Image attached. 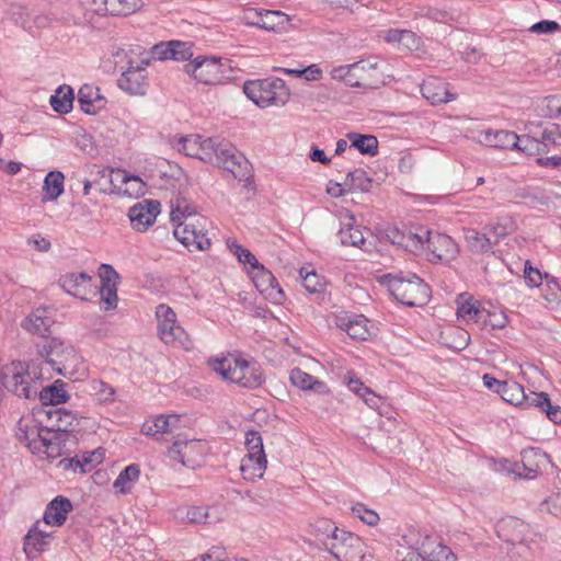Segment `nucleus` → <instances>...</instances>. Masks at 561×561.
<instances>
[{"instance_id":"69168bd1","label":"nucleus","mask_w":561,"mask_h":561,"mask_svg":"<svg viewBox=\"0 0 561 561\" xmlns=\"http://www.w3.org/2000/svg\"><path fill=\"white\" fill-rule=\"evenodd\" d=\"M201 561H228V554L224 547L213 546L201 556Z\"/></svg>"},{"instance_id":"f704fd0d","label":"nucleus","mask_w":561,"mask_h":561,"mask_svg":"<svg viewBox=\"0 0 561 561\" xmlns=\"http://www.w3.org/2000/svg\"><path fill=\"white\" fill-rule=\"evenodd\" d=\"M368 320L364 316L342 319L340 327L352 337L357 340H367L370 335L368 330Z\"/></svg>"},{"instance_id":"864d4df0","label":"nucleus","mask_w":561,"mask_h":561,"mask_svg":"<svg viewBox=\"0 0 561 561\" xmlns=\"http://www.w3.org/2000/svg\"><path fill=\"white\" fill-rule=\"evenodd\" d=\"M245 447L248 449V454L245 456L265 457L263 440L259 432L249 431L245 434Z\"/></svg>"},{"instance_id":"13d9d810","label":"nucleus","mask_w":561,"mask_h":561,"mask_svg":"<svg viewBox=\"0 0 561 561\" xmlns=\"http://www.w3.org/2000/svg\"><path fill=\"white\" fill-rule=\"evenodd\" d=\"M178 415H159L153 421L156 433H170L179 423Z\"/></svg>"},{"instance_id":"e2e57ef3","label":"nucleus","mask_w":561,"mask_h":561,"mask_svg":"<svg viewBox=\"0 0 561 561\" xmlns=\"http://www.w3.org/2000/svg\"><path fill=\"white\" fill-rule=\"evenodd\" d=\"M499 470L507 473L508 476H513L514 480L523 479L524 473L523 471L526 469V466L524 463L518 465L515 462H511L508 460H503L499 463Z\"/></svg>"},{"instance_id":"774afa93","label":"nucleus","mask_w":561,"mask_h":561,"mask_svg":"<svg viewBox=\"0 0 561 561\" xmlns=\"http://www.w3.org/2000/svg\"><path fill=\"white\" fill-rule=\"evenodd\" d=\"M431 561H456L453 551L444 545H438L430 554Z\"/></svg>"},{"instance_id":"2f4dec72","label":"nucleus","mask_w":561,"mask_h":561,"mask_svg":"<svg viewBox=\"0 0 561 561\" xmlns=\"http://www.w3.org/2000/svg\"><path fill=\"white\" fill-rule=\"evenodd\" d=\"M186 516L192 523L211 525L222 519V512L218 506H192Z\"/></svg>"},{"instance_id":"aec40b11","label":"nucleus","mask_w":561,"mask_h":561,"mask_svg":"<svg viewBox=\"0 0 561 561\" xmlns=\"http://www.w3.org/2000/svg\"><path fill=\"white\" fill-rule=\"evenodd\" d=\"M528 407L545 413L554 424H561V407L553 404L545 391L528 392Z\"/></svg>"},{"instance_id":"4be33fe9","label":"nucleus","mask_w":561,"mask_h":561,"mask_svg":"<svg viewBox=\"0 0 561 561\" xmlns=\"http://www.w3.org/2000/svg\"><path fill=\"white\" fill-rule=\"evenodd\" d=\"M481 141L494 148L525 150L519 146V137L513 131L486 130L481 134Z\"/></svg>"},{"instance_id":"680f3d73","label":"nucleus","mask_w":561,"mask_h":561,"mask_svg":"<svg viewBox=\"0 0 561 561\" xmlns=\"http://www.w3.org/2000/svg\"><path fill=\"white\" fill-rule=\"evenodd\" d=\"M101 462V454L95 450L92 453H85L79 456V470L80 472L90 471L96 463Z\"/></svg>"},{"instance_id":"f257e3e1","label":"nucleus","mask_w":561,"mask_h":561,"mask_svg":"<svg viewBox=\"0 0 561 561\" xmlns=\"http://www.w3.org/2000/svg\"><path fill=\"white\" fill-rule=\"evenodd\" d=\"M46 415L51 426L25 424L23 430L21 421L20 438L33 453H44L49 458H57L64 454L66 442L78 424L77 414L65 408H50Z\"/></svg>"},{"instance_id":"c03bdc74","label":"nucleus","mask_w":561,"mask_h":561,"mask_svg":"<svg viewBox=\"0 0 561 561\" xmlns=\"http://www.w3.org/2000/svg\"><path fill=\"white\" fill-rule=\"evenodd\" d=\"M308 533L314 536L324 546V540H330L334 536V533L337 530L336 527L331 520L327 518H320L309 524Z\"/></svg>"},{"instance_id":"052dcab7","label":"nucleus","mask_w":561,"mask_h":561,"mask_svg":"<svg viewBox=\"0 0 561 561\" xmlns=\"http://www.w3.org/2000/svg\"><path fill=\"white\" fill-rule=\"evenodd\" d=\"M352 511L358 518L369 526H375L379 522V515L360 503L354 505Z\"/></svg>"},{"instance_id":"58836bf2","label":"nucleus","mask_w":561,"mask_h":561,"mask_svg":"<svg viewBox=\"0 0 561 561\" xmlns=\"http://www.w3.org/2000/svg\"><path fill=\"white\" fill-rule=\"evenodd\" d=\"M75 100L73 90L69 85H60L50 96V105L57 113L66 114L71 111Z\"/></svg>"},{"instance_id":"1a4fd4ad","label":"nucleus","mask_w":561,"mask_h":561,"mask_svg":"<svg viewBox=\"0 0 561 561\" xmlns=\"http://www.w3.org/2000/svg\"><path fill=\"white\" fill-rule=\"evenodd\" d=\"M362 539L345 530H337L330 540H324V549L330 552L337 561H351L356 557H364Z\"/></svg>"},{"instance_id":"2eb2a0df","label":"nucleus","mask_w":561,"mask_h":561,"mask_svg":"<svg viewBox=\"0 0 561 561\" xmlns=\"http://www.w3.org/2000/svg\"><path fill=\"white\" fill-rule=\"evenodd\" d=\"M204 454V445L201 440H175L168 449L170 459L182 463L185 467L194 468L197 459Z\"/></svg>"},{"instance_id":"f3484780","label":"nucleus","mask_w":561,"mask_h":561,"mask_svg":"<svg viewBox=\"0 0 561 561\" xmlns=\"http://www.w3.org/2000/svg\"><path fill=\"white\" fill-rule=\"evenodd\" d=\"M159 213L160 203L158 201L145 199L129 208L128 217L133 228L142 231L154 222Z\"/></svg>"},{"instance_id":"6ab92c4d","label":"nucleus","mask_w":561,"mask_h":561,"mask_svg":"<svg viewBox=\"0 0 561 561\" xmlns=\"http://www.w3.org/2000/svg\"><path fill=\"white\" fill-rule=\"evenodd\" d=\"M72 508L69 499L61 495L56 496L47 504L43 519L41 520L44 523V526L60 527L65 524Z\"/></svg>"},{"instance_id":"4468645a","label":"nucleus","mask_w":561,"mask_h":561,"mask_svg":"<svg viewBox=\"0 0 561 561\" xmlns=\"http://www.w3.org/2000/svg\"><path fill=\"white\" fill-rule=\"evenodd\" d=\"M244 19L248 25L264 28L266 31L283 30L289 22L288 15L282 11L249 9Z\"/></svg>"},{"instance_id":"9b49d317","label":"nucleus","mask_w":561,"mask_h":561,"mask_svg":"<svg viewBox=\"0 0 561 561\" xmlns=\"http://www.w3.org/2000/svg\"><path fill=\"white\" fill-rule=\"evenodd\" d=\"M426 233L427 229L425 227H417L415 230L407 227L402 229L392 227L387 230L386 236L392 244L417 254L425 249L424 238Z\"/></svg>"},{"instance_id":"dca6fc26","label":"nucleus","mask_w":561,"mask_h":561,"mask_svg":"<svg viewBox=\"0 0 561 561\" xmlns=\"http://www.w3.org/2000/svg\"><path fill=\"white\" fill-rule=\"evenodd\" d=\"M49 526L38 519L30 528L24 537V551L30 558H35L36 553L43 552L54 539V531L48 530Z\"/></svg>"},{"instance_id":"423d86ee","label":"nucleus","mask_w":561,"mask_h":561,"mask_svg":"<svg viewBox=\"0 0 561 561\" xmlns=\"http://www.w3.org/2000/svg\"><path fill=\"white\" fill-rule=\"evenodd\" d=\"M39 355L57 374L66 378L72 379L78 374H84L81 359L76 351L58 339L45 341L39 350Z\"/></svg>"},{"instance_id":"bb28decb","label":"nucleus","mask_w":561,"mask_h":561,"mask_svg":"<svg viewBox=\"0 0 561 561\" xmlns=\"http://www.w3.org/2000/svg\"><path fill=\"white\" fill-rule=\"evenodd\" d=\"M344 379L348 389L359 396L370 409L379 410L382 407V397L378 396L370 388L366 387L360 381V379L356 378L352 373L348 371Z\"/></svg>"},{"instance_id":"79ce46f5","label":"nucleus","mask_w":561,"mask_h":561,"mask_svg":"<svg viewBox=\"0 0 561 561\" xmlns=\"http://www.w3.org/2000/svg\"><path fill=\"white\" fill-rule=\"evenodd\" d=\"M351 146L363 154L375 156L378 152V139L373 135L357 133L347 134Z\"/></svg>"},{"instance_id":"bf43d9fd","label":"nucleus","mask_w":561,"mask_h":561,"mask_svg":"<svg viewBox=\"0 0 561 561\" xmlns=\"http://www.w3.org/2000/svg\"><path fill=\"white\" fill-rule=\"evenodd\" d=\"M561 30V25L551 20H542L530 27H528V32L537 34V35H550Z\"/></svg>"},{"instance_id":"f03ea898","label":"nucleus","mask_w":561,"mask_h":561,"mask_svg":"<svg viewBox=\"0 0 561 561\" xmlns=\"http://www.w3.org/2000/svg\"><path fill=\"white\" fill-rule=\"evenodd\" d=\"M202 149V161L225 169L239 181H248L251 178L249 160L229 141L206 138Z\"/></svg>"},{"instance_id":"72a5a7b5","label":"nucleus","mask_w":561,"mask_h":561,"mask_svg":"<svg viewBox=\"0 0 561 561\" xmlns=\"http://www.w3.org/2000/svg\"><path fill=\"white\" fill-rule=\"evenodd\" d=\"M552 468L550 457L539 448L528 447V480Z\"/></svg>"},{"instance_id":"09e8293b","label":"nucleus","mask_w":561,"mask_h":561,"mask_svg":"<svg viewBox=\"0 0 561 561\" xmlns=\"http://www.w3.org/2000/svg\"><path fill=\"white\" fill-rule=\"evenodd\" d=\"M300 277L302 279L304 287L311 294L321 293L324 288V283L321 280L320 276L308 267L300 268Z\"/></svg>"},{"instance_id":"a878e982","label":"nucleus","mask_w":561,"mask_h":561,"mask_svg":"<svg viewBox=\"0 0 561 561\" xmlns=\"http://www.w3.org/2000/svg\"><path fill=\"white\" fill-rule=\"evenodd\" d=\"M78 102L87 114H96L105 105V99L100 89L91 84H83L78 92Z\"/></svg>"},{"instance_id":"9d476101","label":"nucleus","mask_w":561,"mask_h":561,"mask_svg":"<svg viewBox=\"0 0 561 561\" xmlns=\"http://www.w3.org/2000/svg\"><path fill=\"white\" fill-rule=\"evenodd\" d=\"M195 222L178 224L174 227L173 234L183 245L191 250L194 247L196 250H207L210 248V239L207 234V219L199 216Z\"/></svg>"},{"instance_id":"4c0bfd02","label":"nucleus","mask_w":561,"mask_h":561,"mask_svg":"<svg viewBox=\"0 0 561 561\" xmlns=\"http://www.w3.org/2000/svg\"><path fill=\"white\" fill-rule=\"evenodd\" d=\"M289 379L294 386L302 390L323 392L325 388V385L322 381L298 367L291 369Z\"/></svg>"},{"instance_id":"412c9836","label":"nucleus","mask_w":561,"mask_h":561,"mask_svg":"<svg viewBox=\"0 0 561 561\" xmlns=\"http://www.w3.org/2000/svg\"><path fill=\"white\" fill-rule=\"evenodd\" d=\"M91 282L92 276L85 272L70 273L59 278V285L66 293L81 299H85Z\"/></svg>"},{"instance_id":"49530a36","label":"nucleus","mask_w":561,"mask_h":561,"mask_svg":"<svg viewBox=\"0 0 561 561\" xmlns=\"http://www.w3.org/2000/svg\"><path fill=\"white\" fill-rule=\"evenodd\" d=\"M344 185L348 186L350 190H359L362 192H368L371 186V179L367 175V173L364 170L356 169L347 173Z\"/></svg>"},{"instance_id":"c9c22d12","label":"nucleus","mask_w":561,"mask_h":561,"mask_svg":"<svg viewBox=\"0 0 561 561\" xmlns=\"http://www.w3.org/2000/svg\"><path fill=\"white\" fill-rule=\"evenodd\" d=\"M37 393L44 405L56 407L65 403L69 399V396L64 388V383L60 381H55L53 385L43 388L39 392L37 391Z\"/></svg>"},{"instance_id":"a18cd8bd","label":"nucleus","mask_w":561,"mask_h":561,"mask_svg":"<svg viewBox=\"0 0 561 561\" xmlns=\"http://www.w3.org/2000/svg\"><path fill=\"white\" fill-rule=\"evenodd\" d=\"M88 392L99 402L106 403L114 400L115 389L100 379H93L88 383Z\"/></svg>"},{"instance_id":"c85d7f7f","label":"nucleus","mask_w":561,"mask_h":561,"mask_svg":"<svg viewBox=\"0 0 561 561\" xmlns=\"http://www.w3.org/2000/svg\"><path fill=\"white\" fill-rule=\"evenodd\" d=\"M171 221L175 225L183 222H195L199 216H197L196 207L184 197H176L171 203Z\"/></svg>"},{"instance_id":"6e6552de","label":"nucleus","mask_w":561,"mask_h":561,"mask_svg":"<svg viewBox=\"0 0 561 561\" xmlns=\"http://www.w3.org/2000/svg\"><path fill=\"white\" fill-rule=\"evenodd\" d=\"M156 318L158 322V334L163 343L190 350L192 342L185 330L178 323L176 313L165 305L160 304L156 308Z\"/></svg>"},{"instance_id":"5701e85b","label":"nucleus","mask_w":561,"mask_h":561,"mask_svg":"<svg viewBox=\"0 0 561 561\" xmlns=\"http://www.w3.org/2000/svg\"><path fill=\"white\" fill-rule=\"evenodd\" d=\"M499 537L506 542L523 543L525 539L524 522L517 517L508 516L496 525Z\"/></svg>"},{"instance_id":"a211bd4d","label":"nucleus","mask_w":561,"mask_h":561,"mask_svg":"<svg viewBox=\"0 0 561 561\" xmlns=\"http://www.w3.org/2000/svg\"><path fill=\"white\" fill-rule=\"evenodd\" d=\"M128 65L127 70L117 80V85L131 95H145L148 81L147 75L144 73V67L134 66L131 60L128 61Z\"/></svg>"},{"instance_id":"7ed1b4c3","label":"nucleus","mask_w":561,"mask_h":561,"mask_svg":"<svg viewBox=\"0 0 561 561\" xmlns=\"http://www.w3.org/2000/svg\"><path fill=\"white\" fill-rule=\"evenodd\" d=\"M551 147H561V125L550 122L528 123V156H536L538 167L561 168V157H542Z\"/></svg>"},{"instance_id":"8fccbe9b","label":"nucleus","mask_w":561,"mask_h":561,"mask_svg":"<svg viewBox=\"0 0 561 561\" xmlns=\"http://www.w3.org/2000/svg\"><path fill=\"white\" fill-rule=\"evenodd\" d=\"M339 236L343 245L360 247L365 243L364 234L357 227L342 228L339 231Z\"/></svg>"},{"instance_id":"603ef678","label":"nucleus","mask_w":561,"mask_h":561,"mask_svg":"<svg viewBox=\"0 0 561 561\" xmlns=\"http://www.w3.org/2000/svg\"><path fill=\"white\" fill-rule=\"evenodd\" d=\"M117 285L114 283H101L100 296L104 304V310H111L117 306Z\"/></svg>"},{"instance_id":"0eeeda50","label":"nucleus","mask_w":561,"mask_h":561,"mask_svg":"<svg viewBox=\"0 0 561 561\" xmlns=\"http://www.w3.org/2000/svg\"><path fill=\"white\" fill-rule=\"evenodd\" d=\"M243 92L260 107L283 106L290 98L289 89L279 78L249 80L243 84Z\"/></svg>"},{"instance_id":"de8ad7c7","label":"nucleus","mask_w":561,"mask_h":561,"mask_svg":"<svg viewBox=\"0 0 561 561\" xmlns=\"http://www.w3.org/2000/svg\"><path fill=\"white\" fill-rule=\"evenodd\" d=\"M108 14L129 15L136 12L141 5V0H108Z\"/></svg>"},{"instance_id":"e433bc0d","label":"nucleus","mask_w":561,"mask_h":561,"mask_svg":"<svg viewBox=\"0 0 561 561\" xmlns=\"http://www.w3.org/2000/svg\"><path fill=\"white\" fill-rule=\"evenodd\" d=\"M266 469V457L244 456L241 460L240 470L243 479L253 481L262 478Z\"/></svg>"},{"instance_id":"b1692460","label":"nucleus","mask_w":561,"mask_h":561,"mask_svg":"<svg viewBox=\"0 0 561 561\" xmlns=\"http://www.w3.org/2000/svg\"><path fill=\"white\" fill-rule=\"evenodd\" d=\"M360 73L368 78V81L360 80V84L365 89H377L383 84V73L380 71L378 61L376 60H359L353 64V72Z\"/></svg>"},{"instance_id":"39448f33","label":"nucleus","mask_w":561,"mask_h":561,"mask_svg":"<svg viewBox=\"0 0 561 561\" xmlns=\"http://www.w3.org/2000/svg\"><path fill=\"white\" fill-rule=\"evenodd\" d=\"M390 294L409 307H421L431 297L428 285L413 273L388 274L385 276Z\"/></svg>"},{"instance_id":"3c124183","label":"nucleus","mask_w":561,"mask_h":561,"mask_svg":"<svg viewBox=\"0 0 561 561\" xmlns=\"http://www.w3.org/2000/svg\"><path fill=\"white\" fill-rule=\"evenodd\" d=\"M227 248L237 256L239 262L250 264L252 268L259 263L256 257L248 249L240 245L234 239L227 240Z\"/></svg>"},{"instance_id":"ddd939ff","label":"nucleus","mask_w":561,"mask_h":561,"mask_svg":"<svg viewBox=\"0 0 561 561\" xmlns=\"http://www.w3.org/2000/svg\"><path fill=\"white\" fill-rule=\"evenodd\" d=\"M424 241L425 249H427L432 255L431 261L449 262L454 260L458 253L457 243L447 234L427 230Z\"/></svg>"},{"instance_id":"f8f14e48","label":"nucleus","mask_w":561,"mask_h":561,"mask_svg":"<svg viewBox=\"0 0 561 561\" xmlns=\"http://www.w3.org/2000/svg\"><path fill=\"white\" fill-rule=\"evenodd\" d=\"M561 285L548 273H542L537 267H533L528 261V288H537L539 296L545 300L546 307H552L559 301L557 291H560Z\"/></svg>"},{"instance_id":"393cba45","label":"nucleus","mask_w":561,"mask_h":561,"mask_svg":"<svg viewBox=\"0 0 561 561\" xmlns=\"http://www.w3.org/2000/svg\"><path fill=\"white\" fill-rule=\"evenodd\" d=\"M422 95L432 104L447 103L454 100L449 93L447 84L438 78L431 77L421 84Z\"/></svg>"},{"instance_id":"6e6d98bb","label":"nucleus","mask_w":561,"mask_h":561,"mask_svg":"<svg viewBox=\"0 0 561 561\" xmlns=\"http://www.w3.org/2000/svg\"><path fill=\"white\" fill-rule=\"evenodd\" d=\"M170 56L173 60H188L193 56L192 45L187 42H171Z\"/></svg>"},{"instance_id":"a19ab883","label":"nucleus","mask_w":561,"mask_h":561,"mask_svg":"<svg viewBox=\"0 0 561 561\" xmlns=\"http://www.w3.org/2000/svg\"><path fill=\"white\" fill-rule=\"evenodd\" d=\"M457 316L465 321H472L484 325L491 314L485 309L479 308L474 302L465 301L458 307Z\"/></svg>"},{"instance_id":"0e129e2a","label":"nucleus","mask_w":561,"mask_h":561,"mask_svg":"<svg viewBox=\"0 0 561 561\" xmlns=\"http://www.w3.org/2000/svg\"><path fill=\"white\" fill-rule=\"evenodd\" d=\"M125 194L129 196H139L145 194V184L138 176H129L125 180Z\"/></svg>"},{"instance_id":"338daca9","label":"nucleus","mask_w":561,"mask_h":561,"mask_svg":"<svg viewBox=\"0 0 561 561\" xmlns=\"http://www.w3.org/2000/svg\"><path fill=\"white\" fill-rule=\"evenodd\" d=\"M540 511H547L554 516H561V493L545 500L540 504Z\"/></svg>"},{"instance_id":"473e14b6","label":"nucleus","mask_w":561,"mask_h":561,"mask_svg":"<svg viewBox=\"0 0 561 561\" xmlns=\"http://www.w3.org/2000/svg\"><path fill=\"white\" fill-rule=\"evenodd\" d=\"M65 176L60 171H50L44 179L42 202L56 201L64 193Z\"/></svg>"},{"instance_id":"5fc2aeb1","label":"nucleus","mask_w":561,"mask_h":561,"mask_svg":"<svg viewBox=\"0 0 561 561\" xmlns=\"http://www.w3.org/2000/svg\"><path fill=\"white\" fill-rule=\"evenodd\" d=\"M205 140L206 138H203L199 135L186 137L183 139V151L186 156L195 157L202 160V147L204 146Z\"/></svg>"},{"instance_id":"20e7f679","label":"nucleus","mask_w":561,"mask_h":561,"mask_svg":"<svg viewBox=\"0 0 561 561\" xmlns=\"http://www.w3.org/2000/svg\"><path fill=\"white\" fill-rule=\"evenodd\" d=\"M214 371L224 379L243 388L255 389L264 381L260 364L254 359H245L240 355H228L209 362Z\"/></svg>"},{"instance_id":"7c9ffc66","label":"nucleus","mask_w":561,"mask_h":561,"mask_svg":"<svg viewBox=\"0 0 561 561\" xmlns=\"http://www.w3.org/2000/svg\"><path fill=\"white\" fill-rule=\"evenodd\" d=\"M253 282L255 287L261 293H266L267 290L276 291L279 298L283 297V290L279 287L275 276L266 270L262 264L257 263L253 268Z\"/></svg>"},{"instance_id":"cd10ccee","label":"nucleus","mask_w":561,"mask_h":561,"mask_svg":"<svg viewBox=\"0 0 561 561\" xmlns=\"http://www.w3.org/2000/svg\"><path fill=\"white\" fill-rule=\"evenodd\" d=\"M465 241L472 253L485 254L493 252V240L483 229L478 231L474 228L463 229Z\"/></svg>"},{"instance_id":"ea45409f","label":"nucleus","mask_w":561,"mask_h":561,"mask_svg":"<svg viewBox=\"0 0 561 561\" xmlns=\"http://www.w3.org/2000/svg\"><path fill=\"white\" fill-rule=\"evenodd\" d=\"M140 469L138 465H129L121 471L113 483L114 489L122 494H126L139 479Z\"/></svg>"},{"instance_id":"4d7b16f0","label":"nucleus","mask_w":561,"mask_h":561,"mask_svg":"<svg viewBox=\"0 0 561 561\" xmlns=\"http://www.w3.org/2000/svg\"><path fill=\"white\" fill-rule=\"evenodd\" d=\"M416 14L439 23H448L449 21H453V16L449 12L432 7L421 8Z\"/></svg>"},{"instance_id":"37998d69","label":"nucleus","mask_w":561,"mask_h":561,"mask_svg":"<svg viewBox=\"0 0 561 561\" xmlns=\"http://www.w3.org/2000/svg\"><path fill=\"white\" fill-rule=\"evenodd\" d=\"M499 394L505 402L516 407L522 405L526 399L524 387L516 381H504Z\"/></svg>"},{"instance_id":"c756f323","label":"nucleus","mask_w":561,"mask_h":561,"mask_svg":"<svg viewBox=\"0 0 561 561\" xmlns=\"http://www.w3.org/2000/svg\"><path fill=\"white\" fill-rule=\"evenodd\" d=\"M46 312L45 309H36L22 322V327L33 334L46 336L53 323Z\"/></svg>"}]
</instances>
